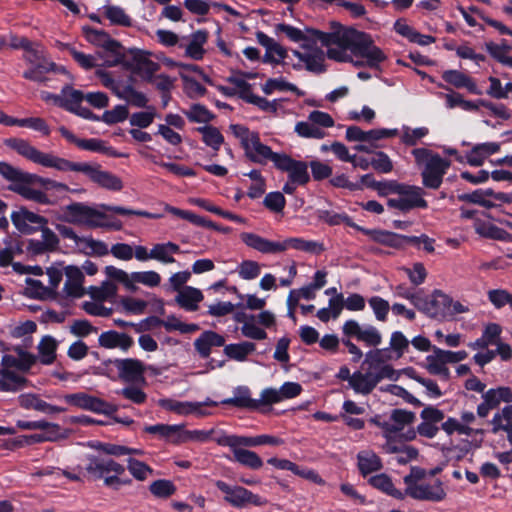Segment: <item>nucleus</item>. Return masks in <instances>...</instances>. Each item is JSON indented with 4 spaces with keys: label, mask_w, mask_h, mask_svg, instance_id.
Listing matches in <instances>:
<instances>
[{
    "label": "nucleus",
    "mask_w": 512,
    "mask_h": 512,
    "mask_svg": "<svg viewBox=\"0 0 512 512\" xmlns=\"http://www.w3.org/2000/svg\"><path fill=\"white\" fill-rule=\"evenodd\" d=\"M277 35L284 34L291 42L303 43V47L308 48L309 42L321 43L327 47V57L335 61L347 59L346 47H352L356 54L366 56L368 63L375 66L382 59L380 51L369 46L365 41L364 35L358 34L356 29L344 27L336 21L330 23V31L324 32L318 29L305 27L301 30L290 24L279 23L275 26Z\"/></svg>",
    "instance_id": "nucleus-1"
},
{
    "label": "nucleus",
    "mask_w": 512,
    "mask_h": 512,
    "mask_svg": "<svg viewBox=\"0 0 512 512\" xmlns=\"http://www.w3.org/2000/svg\"><path fill=\"white\" fill-rule=\"evenodd\" d=\"M5 144L19 155L43 167L54 168L61 172H80L91 182L106 190L120 191L123 188L122 180L111 172L102 170L98 163L72 162L52 153L42 152L32 146L27 140L20 138L7 139Z\"/></svg>",
    "instance_id": "nucleus-2"
},
{
    "label": "nucleus",
    "mask_w": 512,
    "mask_h": 512,
    "mask_svg": "<svg viewBox=\"0 0 512 512\" xmlns=\"http://www.w3.org/2000/svg\"><path fill=\"white\" fill-rule=\"evenodd\" d=\"M0 175L4 180L9 182L8 189L10 191L20 195L25 200L33 201L41 205H51L54 203L45 191H78L76 189H70L65 183L26 172L4 161H0Z\"/></svg>",
    "instance_id": "nucleus-3"
},
{
    "label": "nucleus",
    "mask_w": 512,
    "mask_h": 512,
    "mask_svg": "<svg viewBox=\"0 0 512 512\" xmlns=\"http://www.w3.org/2000/svg\"><path fill=\"white\" fill-rule=\"evenodd\" d=\"M240 239L247 247L267 255L283 253L288 249L314 255H319L325 251L323 243L314 240H306L301 237H290L282 241H274L253 232H243L240 234Z\"/></svg>",
    "instance_id": "nucleus-4"
},
{
    "label": "nucleus",
    "mask_w": 512,
    "mask_h": 512,
    "mask_svg": "<svg viewBox=\"0 0 512 512\" xmlns=\"http://www.w3.org/2000/svg\"><path fill=\"white\" fill-rule=\"evenodd\" d=\"M341 343L352 355V362L358 363L363 357L362 350L353 342L356 340L367 347H377L382 343V334L371 324H360L357 320H346L341 327Z\"/></svg>",
    "instance_id": "nucleus-5"
},
{
    "label": "nucleus",
    "mask_w": 512,
    "mask_h": 512,
    "mask_svg": "<svg viewBox=\"0 0 512 512\" xmlns=\"http://www.w3.org/2000/svg\"><path fill=\"white\" fill-rule=\"evenodd\" d=\"M411 153L416 164L423 167L421 171L423 186L433 190L439 189L451 162L427 148H415Z\"/></svg>",
    "instance_id": "nucleus-6"
},
{
    "label": "nucleus",
    "mask_w": 512,
    "mask_h": 512,
    "mask_svg": "<svg viewBox=\"0 0 512 512\" xmlns=\"http://www.w3.org/2000/svg\"><path fill=\"white\" fill-rule=\"evenodd\" d=\"M85 470L93 480H103L104 486L113 490L132 483L130 478L121 477L125 473V467L111 458L91 456Z\"/></svg>",
    "instance_id": "nucleus-7"
},
{
    "label": "nucleus",
    "mask_w": 512,
    "mask_h": 512,
    "mask_svg": "<svg viewBox=\"0 0 512 512\" xmlns=\"http://www.w3.org/2000/svg\"><path fill=\"white\" fill-rule=\"evenodd\" d=\"M424 471L413 468L409 475L404 477L406 485L404 493L412 499L418 501L440 502L445 499L446 491L442 481L436 479L434 481H426L423 479Z\"/></svg>",
    "instance_id": "nucleus-8"
},
{
    "label": "nucleus",
    "mask_w": 512,
    "mask_h": 512,
    "mask_svg": "<svg viewBox=\"0 0 512 512\" xmlns=\"http://www.w3.org/2000/svg\"><path fill=\"white\" fill-rule=\"evenodd\" d=\"M82 31L89 43L103 48V51L97 52V56L103 60L102 66L115 67L123 62V46L119 41L113 39L104 30L90 26H84Z\"/></svg>",
    "instance_id": "nucleus-9"
},
{
    "label": "nucleus",
    "mask_w": 512,
    "mask_h": 512,
    "mask_svg": "<svg viewBox=\"0 0 512 512\" xmlns=\"http://www.w3.org/2000/svg\"><path fill=\"white\" fill-rule=\"evenodd\" d=\"M416 415L414 412L404 409H393L389 416L375 415L370 422L383 430V436L390 440L407 425L414 423Z\"/></svg>",
    "instance_id": "nucleus-10"
},
{
    "label": "nucleus",
    "mask_w": 512,
    "mask_h": 512,
    "mask_svg": "<svg viewBox=\"0 0 512 512\" xmlns=\"http://www.w3.org/2000/svg\"><path fill=\"white\" fill-rule=\"evenodd\" d=\"M397 198H390L387 205L403 213L415 208L426 209L428 202L424 199L425 191L422 187L401 183Z\"/></svg>",
    "instance_id": "nucleus-11"
},
{
    "label": "nucleus",
    "mask_w": 512,
    "mask_h": 512,
    "mask_svg": "<svg viewBox=\"0 0 512 512\" xmlns=\"http://www.w3.org/2000/svg\"><path fill=\"white\" fill-rule=\"evenodd\" d=\"M61 399L68 405L106 416L114 415L118 406L86 392L65 394Z\"/></svg>",
    "instance_id": "nucleus-12"
},
{
    "label": "nucleus",
    "mask_w": 512,
    "mask_h": 512,
    "mask_svg": "<svg viewBox=\"0 0 512 512\" xmlns=\"http://www.w3.org/2000/svg\"><path fill=\"white\" fill-rule=\"evenodd\" d=\"M216 487L225 494L224 500L232 507L242 509L248 505L263 506L267 504V499L242 486H231L224 481H217Z\"/></svg>",
    "instance_id": "nucleus-13"
},
{
    "label": "nucleus",
    "mask_w": 512,
    "mask_h": 512,
    "mask_svg": "<svg viewBox=\"0 0 512 512\" xmlns=\"http://www.w3.org/2000/svg\"><path fill=\"white\" fill-rule=\"evenodd\" d=\"M130 59H126L123 53V62L120 64L139 75L142 80L152 82L154 74L160 69L159 63L149 58V53L143 50L132 48L129 49Z\"/></svg>",
    "instance_id": "nucleus-14"
},
{
    "label": "nucleus",
    "mask_w": 512,
    "mask_h": 512,
    "mask_svg": "<svg viewBox=\"0 0 512 512\" xmlns=\"http://www.w3.org/2000/svg\"><path fill=\"white\" fill-rule=\"evenodd\" d=\"M180 253V246L174 242L156 243L150 250L143 245H135V258L140 262L156 260L162 264L176 262L175 254Z\"/></svg>",
    "instance_id": "nucleus-15"
},
{
    "label": "nucleus",
    "mask_w": 512,
    "mask_h": 512,
    "mask_svg": "<svg viewBox=\"0 0 512 512\" xmlns=\"http://www.w3.org/2000/svg\"><path fill=\"white\" fill-rule=\"evenodd\" d=\"M450 296L435 289L430 296L421 295L416 308L429 318L444 319L448 317Z\"/></svg>",
    "instance_id": "nucleus-16"
},
{
    "label": "nucleus",
    "mask_w": 512,
    "mask_h": 512,
    "mask_svg": "<svg viewBox=\"0 0 512 512\" xmlns=\"http://www.w3.org/2000/svg\"><path fill=\"white\" fill-rule=\"evenodd\" d=\"M104 364L106 366L113 365L117 370L118 377L124 382L132 384L145 383L146 365L138 359H109Z\"/></svg>",
    "instance_id": "nucleus-17"
},
{
    "label": "nucleus",
    "mask_w": 512,
    "mask_h": 512,
    "mask_svg": "<svg viewBox=\"0 0 512 512\" xmlns=\"http://www.w3.org/2000/svg\"><path fill=\"white\" fill-rule=\"evenodd\" d=\"M245 156L253 163L264 165L271 161L276 168L283 153L273 152L272 149L260 141L258 133H253L252 138L243 148Z\"/></svg>",
    "instance_id": "nucleus-18"
},
{
    "label": "nucleus",
    "mask_w": 512,
    "mask_h": 512,
    "mask_svg": "<svg viewBox=\"0 0 512 512\" xmlns=\"http://www.w3.org/2000/svg\"><path fill=\"white\" fill-rule=\"evenodd\" d=\"M228 82L238 89L239 98L246 103L252 104L264 112L275 113L277 111L278 104L276 100L269 101L264 97L254 94L251 84L244 79L231 76L228 78Z\"/></svg>",
    "instance_id": "nucleus-19"
},
{
    "label": "nucleus",
    "mask_w": 512,
    "mask_h": 512,
    "mask_svg": "<svg viewBox=\"0 0 512 512\" xmlns=\"http://www.w3.org/2000/svg\"><path fill=\"white\" fill-rule=\"evenodd\" d=\"M209 33L205 29H199L189 35L181 37L180 49L184 50V56L195 61H200L206 53L205 45L208 42Z\"/></svg>",
    "instance_id": "nucleus-20"
},
{
    "label": "nucleus",
    "mask_w": 512,
    "mask_h": 512,
    "mask_svg": "<svg viewBox=\"0 0 512 512\" xmlns=\"http://www.w3.org/2000/svg\"><path fill=\"white\" fill-rule=\"evenodd\" d=\"M388 372H390V369L386 367L378 372H375L370 368L365 372L357 370L353 373V383L351 388L356 393L368 395L374 390L378 383L383 379H387L386 377H390Z\"/></svg>",
    "instance_id": "nucleus-21"
},
{
    "label": "nucleus",
    "mask_w": 512,
    "mask_h": 512,
    "mask_svg": "<svg viewBox=\"0 0 512 512\" xmlns=\"http://www.w3.org/2000/svg\"><path fill=\"white\" fill-rule=\"evenodd\" d=\"M276 169L288 174V179L303 186L310 181L308 164L304 161L295 160L286 153H283Z\"/></svg>",
    "instance_id": "nucleus-22"
},
{
    "label": "nucleus",
    "mask_w": 512,
    "mask_h": 512,
    "mask_svg": "<svg viewBox=\"0 0 512 512\" xmlns=\"http://www.w3.org/2000/svg\"><path fill=\"white\" fill-rule=\"evenodd\" d=\"M98 344L105 349H119L127 352L133 346L134 340L126 333L108 330L99 335Z\"/></svg>",
    "instance_id": "nucleus-23"
},
{
    "label": "nucleus",
    "mask_w": 512,
    "mask_h": 512,
    "mask_svg": "<svg viewBox=\"0 0 512 512\" xmlns=\"http://www.w3.org/2000/svg\"><path fill=\"white\" fill-rule=\"evenodd\" d=\"M293 55L304 64L305 69L309 72L322 74L326 71V66L324 64L325 54L324 51L319 48L309 49L304 52L294 50Z\"/></svg>",
    "instance_id": "nucleus-24"
},
{
    "label": "nucleus",
    "mask_w": 512,
    "mask_h": 512,
    "mask_svg": "<svg viewBox=\"0 0 512 512\" xmlns=\"http://www.w3.org/2000/svg\"><path fill=\"white\" fill-rule=\"evenodd\" d=\"M18 403L24 409L36 410L45 414H57L66 411V408L52 405L32 393L21 394L18 397Z\"/></svg>",
    "instance_id": "nucleus-25"
},
{
    "label": "nucleus",
    "mask_w": 512,
    "mask_h": 512,
    "mask_svg": "<svg viewBox=\"0 0 512 512\" xmlns=\"http://www.w3.org/2000/svg\"><path fill=\"white\" fill-rule=\"evenodd\" d=\"M65 276L64 292L66 295L73 298L82 297L85 293V289L83 287L84 275L82 270L77 266H67L65 268Z\"/></svg>",
    "instance_id": "nucleus-26"
},
{
    "label": "nucleus",
    "mask_w": 512,
    "mask_h": 512,
    "mask_svg": "<svg viewBox=\"0 0 512 512\" xmlns=\"http://www.w3.org/2000/svg\"><path fill=\"white\" fill-rule=\"evenodd\" d=\"M50 72L65 74L67 70L64 66H59L55 62H42V64L31 66L24 71L23 78L39 84H45L49 80L46 74Z\"/></svg>",
    "instance_id": "nucleus-27"
},
{
    "label": "nucleus",
    "mask_w": 512,
    "mask_h": 512,
    "mask_svg": "<svg viewBox=\"0 0 512 512\" xmlns=\"http://www.w3.org/2000/svg\"><path fill=\"white\" fill-rule=\"evenodd\" d=\"M225 346L224 336L212 330H206L194 341V347L200 357L206 359L211 354L213 347Z\"/></svg>",
    "instance_id": "nucleus-28"
},
{
    "label": "nucleus",
    "mask_w": 512,
    "mask_h": 512,
    "mask_svg": "<svg viewBox=\"0 0 512 512\" xmlns=\"http://www.w3.org/2000/svg\"><path fill=\"white\" fill-rule=\"evenodd\" d=\"M425 361V367L430 374L440 376L445 381L450 379V371L446 366L449 363L446 361L443 349L434 346L433 353L427 355Z\"/></svg>",
    "instance_id": "nucleus-29"
},
{
    "label": "nucleus",
    "mask_w": 512,
    "mask_h": 512,
    "mask_svg": "<svg viewBox=\"0 0 512 512\" xmlns=\"http://www.w3.org/2000/svg\"><path fill=\"white\" fill-rule=\"evenodd\" d=\"M166 211L173 214L174 216H177L179 218L185 219L189 221L190 223L204 228L213 229L218 232L227 233L230 231L229 227H223L216 223H214L211 220H208L202 216H199L191 211L188 210H182L180 208L174 207V206H167Z\"/></svg>",
    "instance_id": "nucleus-30"
},
{
    "label": "nucleus",
    "mask_w": 512,
    "mask_h": 512,
    "mask_svg": "<svg viewBox=\"0 0 512 512\" xmlns=\"http://www.w3.org/2000/svg\"><path fill=\"white\" fill-rule=\"evenodd\" d=\"M389 348L384 349H376V350H370L365 355V360L363 361L362 365L368 364V368L372 369L375 372L380 371L383 368L390 369V372L388 374L390 377H386L389 380H396L397 379V373L393 369V367L389 364H386V361L390 358L388 356Z\"/></svg>",
    "instance_id": "nucleus-31"
},
{
    "label": "nucleus",
    "mask_w": 512,
    "mask_h": 512,
    "mask_svg": "<svg viewBox=\"0 0 512 512\" xmlns=\"http://www.w3.org/2000/svg\"><path fill=\"white\" fill-rule=\"evenodd\" d=\"M220 404L239 409L257 410L256 399L251 397V391L247 386H237L233 390V396L223 399Z\"/></svg>",
    "instance_id": "nucleus-32"
},
{
    "label": "nucleus",
    "mask_w": 512,
    "mask_h": 512,
    "mask_svg": "<svg viewBox=\"0 0 512 512\" xmlns=\"http://www.w3.org/2000/svg\"><path fill=\"white\" fill-rule=\"evenodd\" d=\"M442 79L456 88H466L470 93L475 95L482 94L476 82L470 76L459 70L451 69L444 71L442 73Z\"/></svg>",
    "instance_id": "nucleus-33"
},
{
    "label": "nucleus",
    "mask_w": 512,
    "mask_h": 512,
    "mask_svg": "<svg viewBox=\"0 0 512 512\" xmlns=\"http://www.w3.org/2000/svg\"><path fill=\"white\" fill-rule=\"evenodd\" d=\"M359 231L369 236L376 243L392 248H399L403 246V237L401 234L381 229H367L364 227H361Z\"/></svg>",
    "instance_id": "nucleus-34"
},
{
    "label": "nucleus",
    "mask_w": 512,
    "mask_h": 512,
    "mask_svg": "<svg viewBox=\"0 0 512 512\" xmlns=\"http://www.w3.org/2000/svg\"><path fill=\"white\" fill-rule=\"evenodd\" d=\"M491 424L493 426V433L505 431L508 442L512 444V405H506L499 412L495 413Z\"/></svg>",
    "instance_id": "nucleus-35"
},
{
    "label": "nucleus",
    "mask_w": 512,
    "mask_h": 512,
    "mask_svg": "<svg viewBox=\"0 0 512 512\" xmlns=\"http://www.w3.org/2000/svg\"><path fill=\"white\" fill-rule=\"evenodd\" d=\"M159 405L168 410L180 415L199 414L205 413L201 410V403L199 402H182L173 399H161Z\"/></svg>",
    "instance_id": "nucleus-36"
},
{
    "label": "nucleus",
    "mask_w": 512,
    "mask_h": 512,
    "mask_svg": "<svg viewBox=\"0 0 512 512\" xmlns=\"http://www.w3.org/2000/svg\"><path fill=\"white\" fill-rule=\"evenodd\" d=\"M202 299V292L199 289L191 286H185L178 292L176 296V302L186 311L197 310L198 304L202 301Z\"/></svg>",
    "instance_id": "nucleus-37"
},
{
    "label": "nucleus",
    "mask_w": 512,
    "mask_h": 512,
    "mask_svg": "<svg viewBox=\"0 0 512 512\" xmlns=\"http://www.w3.org/2000/svg\"><path fill=\"white\" fill-rule=\"evenodd\" d=\"M357 465L360 473L367 476L382 468L380 457L371 450H363L357 454Z\"/></svg>",
    "instance_id": "nucleus-38"
},
{
    "label": "nucleus",
    "mask_w": 512,
    "mask_h": 512,
    "mask_svg": "<svg viewBox=\"0 0 512 512\" xmlns=\"http://www.w3.org/2000/svg\"><path fill=\"white\" fill-rule=\"evenodd\" d=\"M357 33L361 34V35H364L365 41L369 44V46L374 47V48H376V49H378L380 51V53L382 55V59H380L375 66H371L368 63V58L366 56H362V55L356 54L355 51H353L352 47H346L344 49H345V52H346V55H347V59L346 60H342L341 62H348V61H350L356 67L367 66V67L372 68V69H379L380 64L386 60V55L384 54V52L379 47H377V46H375L373 44V41L371 40V38H370V36L368 34H366L364 32H359V31H357Z\"/></svg>",
    "instance_id": "nucleus-39"
},
{
    "label": "nucleus",
    "mask_w": 512,
    "mask_h": 512,
    "mask_svg": "<svg viewBox=\"0 0 512 512\" xmlns=\"http://www.w3.org/2000/svg\"><path fill=\"white\" fill-rule=\"evenodd\" d=\"M482 399L489 407L495 409L502 402L512 403V389L506 386L491 388L483 393Z\"/></svg>",
    "instance_id": "nucleus-40"
},
{
    "label": "nucleus",
    "mask_w": 512,
    "mask_h": 512,
    "mask_svg": "<svg viewBox=\"0 0 512 512\" xmlns=\"http://www.w3.org/2000/svg\"><path fill=\"white\" fill-rule=\"evenodd\" d=\"M256 350V345L253 342L244 341L240 343H233L224 346V354L232 360L243 362L247 359L248 355Z\"/></svg>",
    "instance_id": "nucleus-41"
},
{
    "label": "nucleus",
    "mask_w": 512,
    "mask_h": 512,
    "mask_svg": "<svg viewBox=\"0 0 512 512\" xmlns=\"http://www.w3.org/2000/svg\"><path fill=\"white\" fill-rule=\"evenodd\" d=\"M26 380L19 374L7 370L0 369V392H17L24 387Z\"/></svg>",
    "instance_id": "nucleus-42"
},
{
    "label": "nucleus",
    "mask_w": 512,
    "mask_h": 512,
    "mask_svg": "<svg viewBox=\"0 0 512 512\" xmlns=\"http://www.w3.org/2000/svg\"><path fill=\"white\" fill-rule=\"evenodd\" d=\"M234 461L252 470H258L263 466V460L254 451L244 448H230Z\"/></svg>",
    "instance_id": "nucleus-43"
},
{
    "label": "nucleus",
    "mask_w": 512,
    "mask_h": 512,
    "mask_svg": "<svg viewBox=\"0 0 512 512\" xmlns=\"http://www.w3.org/2000/svg\"><path fill=\"white\" fill-rule=\"evenodd\" d=\"M369 483L374 488L386 493L389 496L394 497L395 499H398V500L404 499L403 491L397 489L394 486L392 479L389 476H387L386 474H379V475L372 476L369 480Z\"/></svg>",
    "instance_id": "nucleus-44"
},
{
    "label": "nucleus",
    "mask_w": 512,
    "mask_h": 512,
    "mask_svg": "<svg viewBox=\"0 0 512 512\" xmlns=\"http://www.w3.org/2000/svg\"><path fill=\"white\" fill-rule=\"evenodd\" d=\"M85 95L80 90H76L70 85H65L61 89V102L60 107L69 112H73L78 106L81 105Z\"/></svg>",
    "instance_id": "nucleus-45"
},
{
    "label": "nucleus",
    "mask_w": 512,
    "mask_h": 512,
    "mask_svg": "<svg viewBox=\"0 0 512 512\" xmlns=\"http://www.w3.org/2000/svg\"><path fill=\"white\" fill-rule=\"evenodd\" d=\"M318 218L327 223L330 226H337L340 224H345L349 227H352L359 231L361 229V226L357 225L352 218L346 214V213H336L331 210H318L317 211Z\"/></svg>",
    "instance_id": "nucleus-46"
},
{
    "label": "nucleus",
    "mask_w": 512,
    "mask_h": 512,
    "mask_svg": "<svg viewBox=\"0 0 512 512\" xmlns=\"http://www.w3.org/2000/svg\"><path fill=\"white\" fill-rule=\"evenodd\" d=\"M290 91L295 93L297 96H304V91L300 90L295 84L286 81L283 77L269 78L263 85L262 91L266 95L272 94L274 91Z\"/></svg>",
    "instance_id": "nucleus-47"
},
{
    "label": "nucleus",
    "mask_w": 512,
    "mask_h": 512,
    "mask_svg": "<svg viewBox=\"0 0 512 512\" xmlns=\"http://www.w3.org/2000/svg\"><path fill=\"white\" fill-rule=\"evenodd\" d=\"M216 442L220 446L229 448H243V447H257V435L256 436H240V435H223L216 439Z\"/></svg>",
    "instance_id": "nucleus-48"
},
{
    "label": "nucleus",
    "mask_w": 512,
    "mask_h": 512,
    "mask_svg": "<svg viewBox=\"0 0 512 512\" xmlns=\"http://www.w3.org/2000/svg\"><path fill=\"white\" fill-rule=\"evenodd\" d=\"M196 131L202 135V141L214 151H218L224 143V137L217 127L205 125L197 127Z\"/></svg>",
    "instance_id": "nucleus-49"
},
{
    "label": "nucleus",
    "mask_w": 512,
    "mask_h": 512,
    "mask_svg": "<svg viewBox=\"0 0 512 512\" xmlns=\"http://www.w3.org/2000/svg\"><path fill=\"white\" fill-rule=\"evenodd\" d=\"M78 148L86 151L102 153L112 157L122 156V154L116 152L113 147L107 146L105 141L97 138L81 139L78 143Z\"/></svg>",
    "instance_id": "nucleus-50"
},
{
    "label": "nucleus",
    "mask_w": 512,
    "mask_h": 512,
    "mask_svg": "<svg viewBox=\"0 0 512 512\" xmlns=\"http://www.w3.org/2000/svg\"><path fill=\"white\" fill-rule=\"evenodd\" d=\"M39 361L44 365H50L56 358L57 343L49 335L44 336L38 344Z\"/></svg>",
    "instance_id": "nucleus-51"
},
{
    "label": "nucleus",
    "mask_w": 512,
    "mask_h": 512,
    "mask_svg": "<svg viewBox=\"0 0 512 512\" xmlns=\"http://www.w3.org/2000/svg\"><path fill=\"white\" fill-rule=\"evenodd\" d=\"M60 48L67 50L72 56V58L75 60V62H77L79 66L85 70H89L99 66L97 62L99 57L97 56V54H85L83 52L78 51L75 47L71 46L68 43H61Z\"/></svg>",
    "instance_id": "nucleus-52"
},
{
    "label": "nucleus",
    "mask_w": 512,
    "mask_h": 512,
    "mask_svg": "<svg viewBox=\"0 0 512 512\" xmlns=\"http://www.w3.org/2000/svg\"><path fill=\"white\" fill-rule=\"evenodd\" d=\"M104 15L112 25L131 27L133 25L132 18L125 12L123 8L116 5L104 6Z\"/></svg>",
    "instance_id": "nucleus-53"
},
{
    "label": "nucleus",
    "mask_w": 512,
    "mask_h": 512,
    "mask_svg": "<svg viewBox=\"0 0 512 512\" xmlns=\"http://www.w3.org/2000/svg\"><path fill=\"white\" fill-rule=\"evenodd\" d=\"M4 244L5 247L0 250V267H8L14 257L22 253V246L18 240L6 237Z\"/></svg>",
    "instance_id": "nucleus-54"
},
{
    "label": "nucleus",
    "mask_w": 512,
    "mask_h": 512,
    "mask_svg": "<svg viewBox=\"0 0 512 512\" xmlns=\"http://www.w3.org/2000/svg\"><path fill=\"white\" fill-rule=\"evenodd\" d=\"M294 131L298 136L307 139H323L326 136V132L309 119L297 122Z\"/></svg>",
    "instance_id": "nucleus-55"
},
{
    "label": "nucleus",
    "mask_w": 512,
    "mask_h": 512,
    "mask_svg": "<svg viewBox=\"0 0 512 512\" xmlns=\"http://www.w3.org/2000/svg\"><path fill=\"white\" fill-rule=\"evenodd\" d=\"M407 375L409 376V378L415 380L416 382L420 383L423 387H425V393L428 397L436 399L443 395L438 384L434 380L420 376L412 368L407 369Z\"/></svg>",
    "instance_id": "nucleus-56"
},
{
    "label": "nucleus",
    "mask_w": 512,
    "mask_h": 512,
    "mask_svg": "<svg viewBox=\"0 0 512 512\" xmlns=\"http://www.w3.org/2000/svg\"><path fill=\"white\" fill-rule=\"evenodd\" d=\"M127 469L138 481H145L154 472L149 465L133 457L127 459Z\"/></svg>",
    "instance_id": "nucleus-57"
},
{
    "label": "nucleus",
    "mask_w": 512,
    "mask_h": 512,
    "mask_svg": "<svg viewBox=\"0 0 512 512\" xmlns=\"http://www.w3.org/2000/svg\"><path fill=\"white\" fill-rule=\"evenodd\" d=\"M429 133L427 127L410 128L406 125L402 126L401 142L406 146H415L418 142L426 137Z\"/></svg>",
    "instance_id": "nucleus-58"
},
{
    "label": "nucleus",
    "mask_w": 512,
    "mask_h": 512,
    "mask_svg": "<svg viewBox=\"0 0 512 512\" xmlns=\"http://www.w3.org/2000/svg\"><path fill=\"white\" fill-rule=\"evenodd\" d=\"M184 113L188 120L193 123H209L214 119V114L201 104H193Z\"/></svg>",
    "instance_id": "nucleus-59"
},
{
    "label": "nucleus",
    "mask_w": 512,
    "mask_h": 512,
    "mask_svg": "<svg viewBox=\"0 0 512 512\" xmlns=\"http://www.w3.org/2000/svg\"><path fill=\"white\" fill-rule=\"evenodd\" d=\"M87 204L83 202H73L64 207L63 219L71 224L80 225Z\"/></svg>",
    "instance_id": "nucleus-60"
},
{
    "label": "nucleus",
    "mask_w": 512,
    "mask_h": 512,
    "mask_svg": "<svg viewBox=\"0 0 512 512\" xmlns=\"http://www.w3.org/2000/svg\"><path fill=\"white\" fill-rule=\"evenodd\" d=\"M149 491L157 498H168L176 492V486L170 480L159 479L150 484Z\"/></svg>",
    "instance_id": "nucleus-61"
},
{
    "label": "nucleus",
    "mask_w": 512,
    "mask_h": 512,
    "mask_svg": "<svg viewBox=\"0 0 512 512\" xmlns=\"http://www.w3.org/2000/svg\"><path fill=\"white\" fill-rule=\"evenodd\" d=\"M129 116V111L125 105H116L111 110H106L100 117V121L112 125L123 122Z\"/></svg>",
    "instance_id": "nucleus-62"
},
{
    "label": "nucleus",
    "mask_w": 512,
    "mask_h": 512,
    "mask_svg": "<svg viewBox=\"0 0 512 512\" xmlns=\"http://www.w3.org/2000/svg\"><path fill=\"white\" fill-rule=\"evenodd\" d=\"M441 429L447 435L458 433L459 435L471 436L473 434V429L471 427L462 424L460 420L454 417H448L446 421L442 422Z\"/></svg>",
    "instance_id": "nucleus-63"
},
{
    "label": "nucleus",
    "mask_w": 512,
    "mask_h": 512,
    "mask_svg": "<svg viewBox=\"0 0 512 512\" xmlns=\"http://www.w3.org/2000/svg\"><path fill=\"white\" fill-rule=\"evenodd\" d=\"M487 298L496 309H501L506 305L511 306L512 294L506 289H491L487 292Z\"/></svg>",
    "instance_id": "nucleus-64"
}]
</instances>
